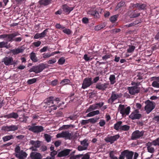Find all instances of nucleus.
I'll return each instance as SVG.
<instances>
[{"label": "nucleus", "instance_id": "nucleus-1", "mask_svg": "<svg viewBox=\"0 0 159 159\" xmlns=\"http://www.w3.org/2000/svg\"><path fill=\"white\" fill-rule=\"evenodd\" d=\"M35 123H32L31 126H28V129L32 132L38 134L43 132L44 131V128L41 125H36Z\"/></svg>", "mask_w": 159, "mask_h": 159}, {"label": "nucleus", "instance_id": "nucleus-2", "mask_svg": "<svg viewBox=\"0 0 159 159\" xmlns=\"http://www.w3.org/2000/svg\"><path fill=\"white\" fill-rule=\"evenodd\" d=\"M144 109L147 114H149L155 107V103L148 100L145 102Z\"/></svg>", "mask_w": 159, "mask_h": 159}, {"label": "nucleus", "instance_id": "nucleus-3", "mask_svg": "<svg viewBox=\"0 0 159 159\" xmlns=\"http://www.w3.org/2000/svg\"><path fill=\"white\" fill-rule=\"evenodd\" d=\"M134 152L128 150H125L122 152L119 159H133Z\"/></svg>", "mask_w": 159, "mask_h": 159}, {"label": "nucleus", "instance_id": "nucleus-4", "mask_svg": "<svg viewBox=\"0 0 159 159\" xmlns=\"http://www.w3.org/2000/svg\"><path fill=\"white\" fill-rule=\"evenodd\" d=\"M46 67V65L42 63L39 65L33 66L30 70V72H34L37 74L42 71Z\"/></svg>", "mask_w": 159, "mask_h": 159}, {"label": "nucleus", "instance_id": "nucleus-5", "mask_svg": "<svg viewBox=\"0 0 159 159\" xmlns=\"http://www.w3.org/2000/svg\"><path fill=\"white\" fill-rule=\"evenodd\" d=\"M130 109V107H128L125 108V105L122 104L119 105L118 108V111L122 116L128 115L129 113Z\"/></svg>", "mask_w": 159, "mask_h": 159}, {"label": "nucleus", "instance_id": "nucleus-6", "mask_svg": "<svg viewBox=\"0 0 159 159\" xmlns=\"http://www.w3.org/2000/svg\"><path fill=\"white\" fill-rule=\"evenodd\" d=\"M144 132V130L141 131L139 130H135L131 134V139L132 140H136L142 138L143 136Z\"/></svg>", "mask_w": 159, "mask_h": 159}, {"label": "nucleus", "instance_id": "nucleus-7", "mask_svg": "<svg viewBox=\"0 0 159 159\" xmlns=\"http://www.w3.org/2000/svg\"><path fill=\"white\" fill-rule=\"evenodd\" d=\"M20 34L18 32L10 34L9 42H12L15 41L16 42H20L22 39V37L15 38L16 36L19 35Z\"/></svg>", "mask_w": 159, "mask_h": 159}, {"label": "nucleus", "instance_id": "nucleus-8", "mask_svg": "<svg viewBox=\"0 0 159 159\" xmlns=\"http://www.w3.org/2000/svg\"><path fill=\"white\" fill-rule=\"evenodd\" d=\"M121 96V93L118 94L115 91H112L111 92V97L108 100V102H111L112 104L116 100L120 98Z\"/></svg>", "mask_w": 159, "mask_h": 159}, {"label": "nucleus", "instance_id": "nucleus-9", "mask_svg": "<svg viewBox=\"0 0 159 159\" xmlns=\"http://www.w3.org/2000/svg\"><path fill=\"white\" fill-rule=\"evenodd\" d=\"M93 84V82L92 81V78H85L83 81L82 88L83 89H85L89 87Z\"/></svg>", "mask_w": 159, "mask_h": 159}, {"label": "nucleus", "instance_id": "nucleus-10", "mask_svg": "<svg viewBox=\"0 0 159 159\" xmlns=\"http://www.w3.org/2000/svg\"><path fill=\"white\" fill-rule=\"evenodd\" d=\"M71 134L68 131H63L61 133H58L56 135V137L57 138H63L65 139H70Z\"/></svg>", "mask_w": 159, "mask_h": 159}, {"label": "nucleus", "instance_id": "nucleus-11", "mask_svg": "<svg viewBox=\"0 0 159 159\" xmlns=\"http://www.w3.org/2000/svg\"><path fill=\"white\" fill-rule=\"evenodd\" d=\"M2 62H4L6 66L13 65L16 64L13 61V58L11 57H5L2 59Z\"/></svg>", "mask_w": 159, "mask_h": 159}, {"label": "nucleus", "instance_id": "nucleus-12", "mask_svg": "<svg viewBox=\"0 0 159 159\" xmlns=\"http://www.w3.org/2000/svg\"><path fill=\"white\" fill-rule=\"evenodd\" d=\"M120 137L119 134H116L113 136L107 137L105 139V140L107 143H110L111 144L113 143Z\"/></svg>", "mask_w": 159, "mask_h": 159}, {"label": "nucleus", "instance_id": "nucleus-13", "mask_svg": "<svg viewBox=\"0 0 159 159\" xmlns=\"http://www.w3.org/2000/svg\"><path fill=\"white\" fill-rule=\"evenodd\" d=\"M128 90L129 93L131 95H134L139 93L140 91V88L139 87H136L134 86L128 87Z\"/></svg>", "mask_w": 159, "mask_h": 159}, {"label": "nucleus", "instance_id": "nucleus-14", "mask_svg": "<svg viewBox=\"0 0 159 159\" xmlns=\"http://www.w3.org/2000/svg\"><path fill=\"white\" fill-rule=\"evenodd\" d=\"M140 13L137 10L129 11L127 13L128 15L131 18L138 17L140 15Z\"/></svg>", "mask_w": 159, "mask_h": 159}, {"label": "nucleus", "instance_id": "nucleus-15", "mask_svg": "<svg viewBox=\"0 0 159 159\" xmlns=\"http://www.w3.org/2000/svg\"><path fill=\"white\" fill-rule=\"evenodd\" d=\"M109 84L105 83L103 84L98 83L96 85V88L99 90H105L108 87Z\"/></svg>", "mask_w": 159, "mask_h": 159}, {"label": "nucleus", "instance_id": "nucleus-16", "mask_svg": "<svg viewBox=\"0 0 159 159\" xmlns=\"http://www.w3.org/2000/svg\"><path fill=\"white\" fill-rule=\"evenodd\" d=\"M18 129V125H11L10 126H6L3 127V129L5 131H15L17 130Z\"/></svg>", "mask_w": 159, "mask_h": 159}, {"label": "nucleus", "instance_id": "nucleus-17", "mask_svg": "<svg viewBox=\"0 0 159 159\" xmlns=\"http://www.w3.org/2000/svg\"><path fill=\"white\" fill-rule=\"evenodd\" d=\"M74 7H69L66 4L63 5L62 7V8L63 11L67 14H69L74 9Z\"/></svg>", "mask_w": 159, "mask_h": 159}, {"label": "nucleus", "instance_id": "nucleus-18", "mask_svg": "<svg viewBox=\"0 0 159 159\" xmlns=\"http://www.w3.org/2000/svg\"><path fill=\"white\" fill-rule=\"evenodd\" d=\"M88 14L93 16L95 18H99L100 15L98 12L96 10H90L87 11Z\"/></svg>", "mask_w": 159, "mask_h": 159}, {"label": "nucleus", "instance_id": "nucleus-19", "mask_svg": "<svg viewBox=\"0 0 159 159\" xmlns=\"http://www.w3.org/2000/svg\"><path fill=\"white\" fill-rule=\"evenodd\" d=\"M142 116V115L140 114L132 112L129 116V117L132 120H134L139 119Z\"/></svg>", "mask_w": 159, "mask_h": 159}, {"label": "nucleus", "instance_id": "nucleus-20", "mask_svg": "<svg viewBox=\"0 0 159 159\" xmlns=\"http://www.w3.org/2000/svg\"><path fill=\"white\" fill-rule=\"evenodd\" d=\"M30 157L32 159H41L42 157L41 154L37 152H32Z\"/></svg>", "mask_w": 159, "mask_h": 159}, {"label": "nucleus", "instance_id": "nucleus-21", "mask_svg": "<svg viewBox=\"0 0 159 159\" xmlns=\"http://www.w3.org/2000/svg\"><path fill=\"white\" fill-rule=\"evenodd\" d=\"M70 151L69 149H66L59 152L57 156L60 157L67 156L69 154Z\"/></svg>", "mask_w": 159, "mask_h": 159}, {"label": "nucleus", "instance_id": "nucleus-22", "mask_svg": "<svg viewBox=\"0 0 159 159\" xmlns=\"http://www.w3.org/2000/svg\"><path fill=\"white\" fill-rule=\"evenodd\" d=\"M4 117L7 119L13 118L16 119L18 117V115L17 113L12 112L7 115H4Z\"/></svg>", "mask_w": 159, "mask_h": 159}, {"label": "nucleus", "instance_id": "nucleus-23", "mask_svg": "<svg viewBox=\"0 0 159 159\" xmlns=\"http://www.w3.org/2000/svg\"><path fill=\"white\" fill-rule=\"evenodd\" d=\"M27 156V154L26 152H24L23 150L21 151L20 152L15 154L16 157L19 159H22L24 157H26Z\"/></svg>", "mask_w": 159, "mask_h": 159}, {"label": "nucleus", "instance_id": "nucleus-24", "mask_svg": "<svg viewBox=\"0 0 159 159\" xmlns=\"http://www.w3.org/2000/svg\"><path fill=\"white\" fill-rule=\"evenodd\" d=\"M122 122L121 121H117L114 125V128L116 130L120 131Z\"/></svg>", "mask_w": 159, "mask_h": 159}, {"label": "nucleus", "instance_id": "nucleus-25", "mask_svg": "<svg viewBox=\"0 0 159 159\" xmlns=\"http://www.w3.org/2000/svg\"><path fill=\"white\" fill-rule=\"evenodd\" d=\"M24 50L22 48H17L12 49L11 50V53L14 55H16L20 53H22L24 51Z\"/></svg>", "mask_w": 159, "mask_h": 159}, {"label": "nucleus", "instance_id": "nucleus-26", "mask_svg": "<svg viewBox=\"0 0 159 159\" xmlns=\"http://www.w3.org/2000/svg\"><path fill=\"white\" fill-rule=\"evenodd\" d=\"M30 57L33 62H37L38 61V59L36 57V54L33 52L30 53Z\"/></svg>", "mask_w": 159, "mask_h": 159}, {"label": "nucleus", "instance_id": "nucleus-27", "mask_svg": "<svg viewBox=\"0 0 159 159\" xmlns=\"http://www.w3.org/2000/svg\"><path fill=\"white\" fill-rule=\"evenodd\" d=\"M135 7H136L139 10H143L146 6L145 4L137 3L134 5Z\"/></svg>", "mask_w": 159, "mask_h": 159}, {"label": "nucleus", "instance_id": "nucleus-28", "mask_svg": "<svg viewBox=\"0 0 159 159\" xmlns=\"http://www.w3.org/2000/svg\"><path fill=\"white\" fill-rule=\"evenodd\" d=\"M97 109H98L97 106L96 104L95 103V104L90 105L87 109L86 112H89Z\"/></svg>", "mask_w": 159, "mask_h": 159}, {"label": "nucleus", "instance_id": "nucleus-29", "mask_svg": "<svg viewBox=\"0 0 159 159\" xmlns=\"http://www.w3.org/2000/svg\"><path fill=\"white\" fill-rule=\"evenodd\" d=\"M30 143L34 145L35 148H39L40 146V142L39 141L31 140L30 141Z\"/></svg>", "mask_w": 159, "mask_h": 159}, {"label": "nucleus", "instance_id": "nucleus-30", "mask_svg": "<svg viewBox=\"0 0 159 159\" xmlns=\"http://www.w3.org/2000/svg\"><path fill=\"white\" fill-rule=\"evenodd\" d=\"M74 125H63L59 128V130H61L63 129H67L70 127L74 128Z\"/></svg>", "mask_w": 159, "mask_h": 159}, {"label": "nucleus", "instance_id": "nucleus-31", "mask_svg": "<svg viewBox=\"0 0 159 159\" xmlns=\"http://www.w3.org/2000/svg\"><path fill=\"white\" fill-rule=\"evenodd\" d=\"M116 77L115 75H111L109 77V80L111 84H114L116 82Z\"/></svg>", "mask_w": 159, "mask_h": 159}, {"label": "nucleus", "instance_id": "nucleus-32", "mask_svg": "<svg viewBox=\"0 0 159 159\" xmlns=\"http://www.w3.org/2000/svg\"><path fill=\"white\" fill-rule=\"evenodd\" d=\"M70 81L68 79H64L61 81L60 84L63 86L70 84Z\"/></svg>", "mask_w": 159, "mask_h": 159}, {"label": "nucleus", "instance_id": "nucleus-33", "mask_svg": "<svg viewBox=\"0 0 159 159\" xmlns=\"http://www.w3.org/2000/svg\"><path fill=\"white\" fill-rule=\"evenodd\" d=\"M118 16V14L112 16L109 19L110 20L112 23H114L117 20Z\"/></svg>", "mask_w": 159, "mask_h": 159}, {"label": "nucleus", "instance_id": "nucleus-34", "mask_svg": "<svg viewBox=\"0 0 159 159\" xmlns=\"http://www.w3.org/2000/svg\"><path fill=\"white\" fill-rule=\"evenodd\" d=\"M41 43V42L40 41H38L37 42H34L31 44V46L33 48L38 47L40 46Z\"/></svg>", "mask_w": 159, "mask_h": 159}, {"label": "nucleus", "instance_id": "nucleus-35", "mask_svg": "<svg viewBox=\"0 0 159 159\" xmlns=\"http://www.w3.org/2000/svg\"><path fill=\"white\" fill-rule=\"evenodd\" d=\"M28 118V116H25L23 115L22 117H19V121L22 122L26 123Z\"/></svg>", "mask_w": 159, "mask_h": 159}, {"label": "nucleus", "instance_id": "nucleus-36", "mask_svg": "<svg viewBox=\"0 0 159 159\" xmlns=\"http://www.w3.org/2000/svg\"><path fill=\"white\" fill-rule=\"evenodd\" d=\"M87 142L88 140L86 139H85L80 142L81 144L83 146L84 148H86V149H87L89 145V143H87Z\"/></svg>", "mask_w": 159, "mask_h": 159}, {"label": "nucleus", "instance_id": "nucleus-37", "mask_svg": "<svg viewBox=\"0 0 159 159\" xmlns=\"http://www.w3.org/2000/svg\"><path fill=\"white\" fill-rule=\"evenodd\" d=\"M7 44V42H5L4 41L0 42V48H8L9 46Z\"/></svg>", "mask_w": 159, "mask_h": 159}, {"label": "nucleus", "instance_id": "nucleus-38", "mask_svg": "<svg viewBox=\"0 0 159 159\" xmlns=\"http://www.w3.org/2000/svg\"><path fill=\"white\" fill-rule=\"evenodd\" d=\"M105 26V25L104 24H99L96 26L95 27L94 29L95 30L98 31L102 29Z\"/></svg>", "mask_w": 159, "mask_h": 159}, {"label": "nucleus", "instance_id": "nucleus-39", "mask_svg": "<svg viewBox=\"0 0 159 159\" xmlns=\"http://www.w3.org/2000/svg\"><path fill=\"white\" fill-rule=\"evenodd\" d=\"M39 3L40 5L47 6L51 3L50 1H39Z\"/></svg>", "mask_w": 159, "mask_h": 159}, {"label": "nucleus", "instance_id": "nucleus-40", "mask_svg": "<svg viewBox=\"0 0 159 159\" xmlns=\"http://www.w3.org/2000/svg\"><path fill=\"white\" fill-rule=\"evenodd\" d=\"M53 99H54V97L51 96L48 98H47L45 100V102L48 103H51L52 104H53Z\"/></svg>", "mask_w": 159, "mask_h": 159}, {"label": "nucleus", "instance_id": "nucleus-41", "mask_svg": "<svg viewBox=\"0 0 159 159\" xmlns=\"http://www.w3.org/2000/svg\"><path fill=\"white\" fill-rule=\"evenodd\" d=\"M12 139H13V136L12 135L6 136L2 137V139L4 142Z\"/></svg>", "mask_w": 159, "mask_h": 159}, {"label": "nucleus", "instance_id": "nucleus-42", "mask_svg": "<svg viewBox=\"0 0 159 159\" xmlns=\"http://www.w3.org/2000/svg\"><path fill=\"white\" fill-rule=\"evenodd\" d=\"M125 4V2L123 1H121L118 4L117 6L116 7L115 10L116 11H117L118 9L120 8V7L123 6Z\"/></svg>", "mask_w": 159, "mask_h": 159}, {"label": "nucleus", "instance_id": "nucleus-43", "mask_svg": "<svg viewBox=\"0 0 159 159\" xmlns=\"http://www.w3.org/2000/svg\"><path fill=\"white\" fill-rule=\"evenodd\" d=\"M130 128V126L127 125H122L121 127V129H120V131H126L128 130Z\"/></svg>", "mask_w": 159, "mask_h": 159}, {"label": "nucleus", "instance_id": "nucleus-44", "mask_svg": "<svg viewBox=\"0 0 159 159\" xmlns=\"http://www.w3.org/2000/svg\"><path fill=\"white\" fill-rule=\"evenodd\" d=\"M10 34H2L0 35V39H4L7 38V41L9 42Z\"/></svg>", "mask_w": 159, "mask_h": 159}, {"label": "nucleus", "instance_id": "nucleus-45", "mask_svg": "<svg viewBox=\"0 0 159 159\" xmlns=\"http://www.w3.org/2000/svg\"><path fill=\"white\" fill-rule=\"evenodd\" d=\"M99 119V117H97L96 118H92L89 119V122H90L92 124H94L97 122L98 120Z\"/></svg>", "mask_w": 159, "mask_h": 159}, {"label": "nucleus", "instance_id": "nucleus-46", "mask_svg": "<svg viewBox=\"0 0 159 159\" xmlns=\"http://www.w3.org/2000/svg\"><path fill=\"white\" fill-rule=\"evenodd\" d=\"M129 48L127 50V52L128 53H131L134 52L135 49V47L134 46L129 45Z\"/></svg>", "mask_w": 159, "mask_h": 159}, {"label": "nucleus", "instance_id": "nucleus-47", "mask_svg": "<svg viewBox=\"0 0 159 159\" xmlns=\"http://www.w3.org/2000/svg\"><path fill=\"white\" fill-rule=\"evenodd\" d=\"M155 143L156 142H155V140H153L152 142H149L147 143L146 144V146L147 147V149L152 147V145L154 146Z\"/></svg>", "mask_w": 159, "mask_h": 159}, {"label": "nucleus", "instance_id": "nucleus-48", "mask_svg": "<svg viewBox=\"0 0 159 159\" xmlns=\"http://www.w3.org/2000/svg\"><path fill=\"white\" fill-rule=\"evenodd\" d=\"M37 79L36 78H34L32 79L28 80L27 81V83L28 84H31L35 83Z\"/></svg>", "mask_w": 159, "mask_h": 159}, {"label": "nucleus", "instance_id": "nucleus-49", "mask_svg": "<svg viewBox=\"0 0 159 159\" xmlns=\"http://www.w3.org/2000/svg\"><path fill=\"white\" fill-rule=\"evenodd\" d=\"M48 32V29H46L44 30V31L40 33L41 38H43L45 37L46 35V34Z\"/></svg>", "mask_w": 159, "mask_h": 159}, {"label": "nucleus", "instance_id": "nucleus-50", "mask_svg": "<svg viewBox=\"0 0 159 159\" xmlns=\"http://www.w3.org/2000/svg\"><path fill=\"white\" fill-rule=\"evenodd\" d=\"M65 61V58L63 57H61L60 58L58 61V63L59 65H63V64Z\"/></svg>", "mask_w": 159, "mask_h": 159}, {"label": "nucleus", "instance_id": "nucleus-51", "mask_svg": "<svg viewBox=\"0 0 159 159\" xmlns=\"http://www.w3.org/2000/svg\"><path fill=\"white\" fill-rule=\"evenodd\" d=\"M44 136L45 138V139L47 142H49L51 141V137L50 135L47 134H44Z\"/></svg>", "mask_w": 159, "mask_h": 159}, {"label": "nucleus", "instance_id": "nucleus-52", "mask_svg": "<svg viewBox=\"0 0 159 159\" xmlns=\"http://www.w3.org/2000/svg\"><path fill=\"white\" fill-rule=\"evenodd\" d=\"M63 30V32L68 35L70 34L71 32V31L69 29L65 28Z\"/></svg>", "mask_w": 159, "mask_h": 159}, {"label": "nucleus", "instance_id": "nucleus-53", "mask_svg": "<svg viewBox=\"0 0 159 159\" xmlns=\"http://www.w3.org/2000/svg\"><path fill=\"white\" fill-rule=\"evenodd\" d=\"M152 85L153 87L159 88V83L156 81H154L152 82Z\"/></svg>", "mask_w": 159, "mask_h": 159}, {"label": "nucleus", "instance_id": "nucleus-54", "mask_svg": "<svg viewBox=\"0 0 159 159\" xmlns=\"http://www.w3.org/2000/svg\"><path fill=\"white\" fill-rule=\"evenodd\" d=\"M99 124L100 127H103L106 124V121L104 120L101 119Z\"/></svg>", "mask_w": 159, "mask_h": 159}, {"label": "nucleus", "instance_id": "nucleus-55", "mask_svg": "<svg viewBox=\"0 0 159 159\" xmlns=\"http://www.w3.org/2000/svg\"><path fill=\"white\" fill-rule=\"evenodd\" d=\"M58 83V80L56 79L51 81L50 83V84L53 86H55Z\"/></svg>", "mask_w": 159, "mask_h": 159}, {"label": "nucleus", "instance_id": "nucleus-56", "mask_svg": "<svg viewBox=\"0 0 159 159\" xmlns=\"http://www.w3.org/2000/svg\"><path fill=\"white\" fill-rule=\"evenodd\" d=\"M81 159H89L90 156L89 154V153H87L83 155Z\"/></svg>", "mask_w": 159, "mask_h": 159}, {"label": "nucleus", "instance_id": "nucleus-57", "mask_svg": "<svg viewBox=\"0 0 159 159\" xmlns=\"http://www.w3.org/2000/svg\"><path fill=\"white\" fill-rule=\"evenodd\" d=\"M56 62V60L55 58H53L52 59L49 60L47 62L49 64H52Z\"/></svg>", "mask_w": 159, "mask_h": 159}, {"label": "nucleus", "instance_id": "nucleus-58", "mask_svg": "<svg viewBox=\"0 0 159 159\" xmlns=\"http://www.w3.org/2000/svg\"><path fill=\"white\" fill-rule=\"evenodd\" d=\"M83 58L86 61H89V60H92V58H90L89 57H88V55L86 54H84Z\"/></svg>", "mask_w": 159, "mask_h": 159}, {"label": "nucleus", "instance_id": "nucleus-59", "mask_svg": "<svg viewBox=\"0 0 159 159\" xmlns=\"http://www.w3.org/2000/svg\"><path fill=\"white\" fill-rule=\"evenodd\" d=\"M55 26L56 28L59 29L63 30L65 28V27L61 26L60 24H57Z\"/></svg>", "mask_w": 159, "mask_h": 159}, {"label": "nucleus", "instance_id": "nucleus-60", "mask_svg": "<svg viewBox=\"0 0 159 159\" xmlns=\"http://www.w3.org/2000/svg\"><path fill=\"white\" fill-rule=\"evenodd\" d=\"M89 123V119L88 120H82L81 121L80 123L82 125H86Z\"/></svg>", "mask_w": 159, "mask_h": 159}, {"label": "nucleus", "instance_id": "nucleus-61", "mask_svg": "<svg viewBox=\"0 0 159 159\" xmlns=\"http://www.w3.org/2000/svg\"><path fill=\"white\" fill-rule=\"evenodd\" d=\"M148 152L151 153H153L155 151V149L153 147H151L147 149Z\"/></svg>", "mask_w": 159, "mask_h": 159}, {"label": "nucleus", "instance_id": "nucleus-62", "mask_svg": "<svg viewBox=\"0 0 159 159\" xmlns=\"http://www.w3.org/2000/svg\"><path fill=\"white\" fill-rule=\"evenodd\" d=\"M48 46H44L42 48H41L40 50V52L41 53L46 52L48 49Z\"/></svg>", "mask_w": 159, "mask_h": 159}, {"label": "nucleus", "instance_id": "nucleus-63", "mask_svg": "<svg viewBox=\"0 0 159 159\" xmlns=\"http://www.w3.org/2000/svg\"><path fill=\"white\" fill-rule=\"evenodd\" d=\"M89 19L87 17L83 18L82 19V21L84 24H87L89 23Z\"/></svg>", "mask_w": 159, "mask_h": 159}, {"label": "nucleus", "instance_id": "nucleus-64", "mask_svg": "<svg viewBox=\"0 0 159 159\" xmlns=\"http://www.w3.org/2000/svg\"><path fill=\"white\" fill-rule=\"evenodd\" d=\"M61 142L59 140H58L55 141L54 143V145L56 147H57L61 145Z\"/></svg>", "mask_w": 159, "mask_h": 159}]
</instances>
